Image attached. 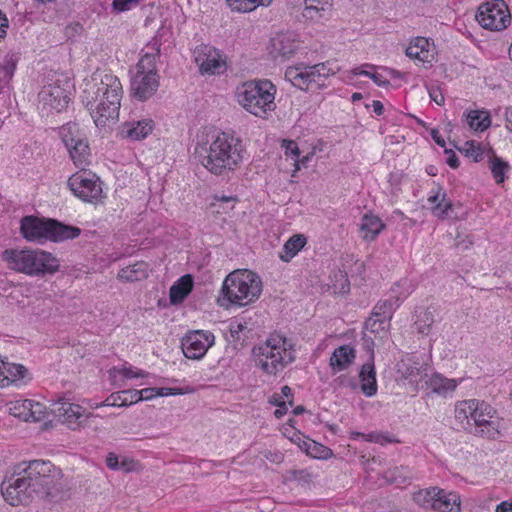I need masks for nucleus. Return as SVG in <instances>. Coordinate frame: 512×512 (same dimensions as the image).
<instances>
[{
	"label": "nucleus",
	"mask_w": 512,
	"mask_h": 512,
	"mask_svg": "<svg viewBox=\"0 0 512 512\" xmlns=\"http://www.w3.org/2000/svg\"><path fill=\"white\" fill-rule=\"evenodd\" d=\"M158 396H170V395H182L184 391L181 388H168L161 387L157 388Z\"/></svg>",
	"instance_id": "64"
},
{
	"label": "nucleus",
	"mask_w": 512,
	"mask_h": 512,
	"mask_svg": "<svg viewBox=\"0 0 512 512\" xmlns=\"http://www.w3.org/2000/svg\"><path fill=\"white\" fill-rule=\"evenodd\" d=\"M328 1L329 0H304V17L313 19L320 11L324 10V5L327 4Z\"/></svg>",
	"instance_id": "47"
},
{
	"label": "nucleus",
	"mask_w": 512,
	"mask_h": 512,
	"mask_svg": "<svg viewBox=\"0 0 512 512\" xmlns=\"http://www.w3.org/2000/svg\"><path fill=\"white\" fill-rule=\"evenodd\" d=\"M121 391L117 393H112L105 401H103L100 404H96V408L102 407V406H119V404L122 402V395Z\"/></svg>",
	"instance_id": "58"
},
{
	"label": "nucleus",
	"mask_w": 512,
	"mask_h": 512,
	"mask_svg": "<svg viewBox=\"0 0 512 512\" xmlns=\"http://www.w3.org/2000/svg\"><path fill=\"white\" fill-rule=\"evenodd\" d=\"M270 54L273 58L278 57L289 58L298 49L299 42L293 33H280L273 37L270 41Z\"/></svg>",
	"instance_id": "19"
},
{
	"label": "nucleus",
	"mask_w": 512,
	"mask_h": 512,
	"mask_svg": "<svg viewBox=\"0 0 512 512\" xmlns=\"http://www.w3.org/2000/svg\"><path fill=\"white\" fill-rule=\"evenodd\" d=\"M122 375L125 378H140V377H146L148 376V373L143 370H136L134 371L131 366L124 367L121 371Z\"/></svg>",
	"instance_id": "60"
},
{
	"label": "nucleus",
	"mask_w": 512,
	"mask_h": 512,
	"mask_svg": "<svg viewBox=\"0 0 512 512\" xmlns=\"http://www.w3.org/2000/svg\"><path fill=\"white\" fill-rule=\"evenodd\" d=\"M333 289L338 294H348L350 292V281L348 276L343 271H338L333 277Z\"/></svg>",
	"instance_id": "46"
},
{
	"label": "nucleus",
	"mask_w": 512,
	"mask_h": 512,
	"mask_svg": "<svg viewBox=\"0 0 512 512\" xmlns=\"http://www.w3.org/2000/svg\"><path fill=\"white\" fill-rule=\"evenodd\" d=\"M415 313L416 320L414 324L418 333L428 335L434 323V310L432 311L430 308H418Z\"/></svg>",
	"instance_id": "37"
},
{
	"label": "nucleus",
	"mask_w": 512,
	"mask_h": 512,
	"mask_svg": "<svg viewBox=\"0 0 512 512\" xmlns=\"http://www.w3.org/2000/svg\"><path fill=\"white\" fill-rule=\"evenodd\" d=\"M153 128L154 122L152 119L128 121L122 124L120 134L123 138L139 141L145 139L152 132Z\"/></svg>",
	"instance_id": "21"
},
{
	"label": "nucleus",
	"mask_w": 512,
	"mask_h": 512,
	"mask_svg": "<svg viewBox=\"0 0 512 512\" xmlns=\"http://www.w3.org/2000/svg\"><path fill=\"white\" fill-rule=\"evenodd\" d=\"M308 455L316 459H327L332 455V450L316 441L308 443Z\"/></svg>",
	"instance_id": "48"
},
{
	"label": "nucleus",
	"mask_w": 512,
	"mask_h": 512,
	"mask_svg": "<svg viewBox=\"0 0 512 512\" xmlns=\"http://www.w3.org/2000/svg\"><path fill=\"white\" fill-rule=\"evenodd\" d=\"M446 154H448L446 163L452 168L457 169L460 165V161L458 156L453 152L451 149H445L444 151Z\"/></svg>",
	"instance_id": "63"
},
{
	"label": "nucleus",
	"mask_w": 512,
	"mask_h": 512,
	"mask_svg": "<svg viewBox=\"0 0 512 512\" xmlns=\"http://www.w3.org/2000/svg\"><path fill=\"white\" fill-rule=\"evenodd\" d=\"M441 493V489L438 487H430L427 489H421L414 493L413 500L416 504L424 509H435L436 500L438 495Z\"/></svg>",
	"instance_id": "34"
},
{
	"label": "nucleus",
	"mask_w": 512,
	"mask_h": 512,
	"mask_svg": "<svg viewBox=\"0 0 512 512\" xmlns=\"http://www.w3.org/2000/svg\"><path fill=\"white\" fill-rule=\"evenodd\" d=\"M81 229L53 218L34 216V241L42 244L49 240L54 243L77 238Z\"/></svg>",
	"instance_id": "8"
},
{
	"label": "nucleus",
	"mask_w": 512,
	"mask_h": 512,
	"mask_svg": "<svg viewBox=\"0 0 512 512\" xmlns=\"http://www.w3.org/2000/svg\"><path fill=\"white\" fill-rule=\"evenodd\" d=\"M54 105H47V108L45 109V112L43 113V111L41 110V104L38 105V110H39V115L41 116V118H44L46 119V124L47 125H50V128L51 129H55V127H53L52 125L53 124H56L57 122L56 121H49V119H53L55 115L59 114L60 112H56L55 109L53 108Z\"/></svg>",
	"instance_id": "55"
},
{
	"label": "nucleus",
	"mask_w": 512,
	"mask_h": 512,
	"mask_svg": "<svg viewBox=\"0 0 512 512\" xmlns=\"http://www.w3.org/2000/svg\"><path fill=\"white\" fill-rule=\"evenodd\" d=\"M276 88L269 80L245 82L238 88V102L251 114L262 117L275 107Z\"/></svg>",
	"instance_id": "5"
},
{
	"label": "nucleus",
	"mask_w": 512,
	"mask_h": 512,
	"mask_svg": "<svg viewBox=\"0 0 512 512\" xmlns=\"http://www.w3.org/2000/svg\"><path fill=\"white\" fill-rule=\"evenodd\" d=\"M139 391L140 401L151 400L155 397H158L157 388H145Z\"/></svg>",
	"instance_id": "62"
},
{
	"label": "nucleus",
	"mask_w": 512,
	"mask_h": 512,
	"mask_svg": "<svg viewBox=\"0 0 512 512\" xmlns=\"http://www.w3.org/2000/svg\"><path fill=\"white\" fill-rule=\"evenodd\" d=\"M53 413L59 417H62L63 422L66 423L72 430H75L80 426L88 425V420L90 418L96 417V415L92 413L84 415L80 405L69 402L59 403V406L53 409Z\"/></svg>",
	"instance_id": "16"
},
{
	"label": "nucleus",
	"mask_w": 512,
	"mask_h": 512,
	"mask_svg": "<svg viewBox=\"0 0 512 512\" xmlns=\"http://www.w3.org/2000/svg\"><path fill=\"white\" fill-rule=\"evenodd\" d=\"M384 477L396 485L409 484L413 479V472L408 466H395L387 469Z\"/></svg>",
	"instance_id": "32"
},
{
	"label": "nucleus",
	"mask_w": 512,
	"mask_h": 512,
	"mask_svg": "<svg viewBox=\"0 0 512 512\" xmlns=\"http://www.w3.org/2000/svg\"><path fill=\"white\" fill-rule=\"evenodd\" d=\"M68 186L75 196L85 202H94L102 197L99 178L92 173L73 175L68 180Z\"/></svg>",
	"instance_id": "11"
},
{
	"label": "nucleus",
	"mask_w": 512,
	"mask_h": 512,
	"mask_svg": "<svg viewBox=\"0 0 512 512\" xmlns=\"http://www.w3.org/2000/svg\"><path fill=\"white\" fill-rule=\"evenodd\" d=\"M232 11L248 13L259 6H268L273 0H225Z\"/></svg>",
	"instance_id": "38"
},
{
	"label": "nucleus",
	"mask_w": 512,
	"mask_h": 512,
	"mask_svg": "<svg viewBox=\"0 0 512 512\" xmlns=\"http://www.w3.org/2000/svg\"><path fill=\"white\" fill-rule=\"evenodd\" d=\"M151 52H146L137 64V72L157 73L155 68L156 58L160 56L161 43L154 38L148 45Z\"/></svg>",
	"instance_id": "27"
},
{
	"label": "nucleus",
	"mask_w": 512,
	"mask_h": 512,
	"mask_svg": "<svg viewBox=\"0 0 512 512\" xmlns=\"http://www.w3.org/2000/svg\"><path fill=\"white\" fill-rule=\"evenodd\" d=\"M140 0H113V9L118 12L129 10L133 5L139 3Z\"/></svg>",
	"instance_id": "56"
},
{
	"label": "nucleus",
	"mask_w": 512,
	"mask_h": 512,
	"mask_svg": "<svg viewBox=\"0 0 512 512\" xmlns=\"http://www.w3.org/2000/svg\"><path fill=\"white\" fill-rule=\"evenodd\" d=\"M308 73H309V85L316 84L318 87H323L324 79L322 78L321 74L319 72H316L315 69H313V65H308Z\"/></svg>",
	"instance_id": "59"
},
{
	"label": "nucleus",
	"mask_w": 512,
	"mask_h": 512,
	"mask_svg": "<svg viewBox=\"0 0 512 512\" xmlns=\"http://www.w3.org/2000/svg\"><path fill=\"white\" fill-rule=\"evenodd\" d=\"M34 494L47 503L64 498L61 470L50 461L34 459Z\"/></svg>",
	"instance_id": "6"
},
{
	"label": "nucleus",
	"mask_w": 512,
	"mask_h": 512,
	"mask_svg": "<svg viewBox=\"0 0 512 512\" xmlns=\"http://www.w3.org/2000/svg\"><path fill=\"white\" fill-rule=\"evenodd\" d=\"M88 83L83 92V103L90 112L97 127H103L110 119L118 118L122 85L112 74H105L99 82Z\"/></svg>",
	"instance_id": "2"
},
{
	"label": "nucleus",
	"mask_w": 512,
	"mask_h": 512,
	"mask_svg": "<svg viewBox=\"0 0 512 512\" xmlns=\"http://www.w3.org/2000/svg\"><path fill=\"white\" fill-rule=\"evenodd\" d=\"M359 378L361 382V391L366 397H372L377 393L376 371L373 358L368 363L362 365Z\"/></svg>",
	"instance_id": "24"
},
{
	"label": "nucleus",
	"mask_w": 512,
	"mask_h": 512,
	"mask_svg": "<svg viewBox=\"0 0 512 512\" xmlns=\"http://www.w3.org/2000/svg\"><path fill=\"white\" fill-rule=\"evenodd\" d=\"M121 393L123 399L119 404L120 407L129 406L140 401L139 391L136 389L123 390Z\"/></svg>",
	"instance_id": "53"
},
{
	"label": "nucleus",
	"mask_w": 512,
	"mask_h": 512,
	"mask_svg": "<svg viewBox=\"0 0 512 512\" xmlns=\"http://www.w3.org/2000/svg\"><path fill=\"white\" fill-rule=\"evenodd\" d=\"M429 41L427 38L418 37L414 43L406 48V55L412 59L425 61L428 57Z\"/></svg>",
	"instance_id": "40"
},
{
	"label": "nucleus",
	"mask_w": 512,
	"mask_h": 512,
	"mask_svg": "<svg viewBox=\"0 0 512 512\" xmlns=\"http://www.w3.org/2000/svg\"><path fill=\"white\" fill-rule=\"evenodd\" d=\"M509 168V164L502 158L495 155L490 158V169L497 184L504 182L505 175Z\"/></svg>",
	"instance_id": "43"
},
{
	"label": "nucleus",
	"mask_w": 512,
	"mask_h": 512,
	"mask_svg": "<svg viewBox=\"0 0 512 512\" xmlns=\"http://www.w3.org/2000/svg\"><path fill=\"white\" fill-rule=\"evenodd\" d=\"M352 72L354 75H364L371 78L374 81V83L380 87H387L390 85V81L385 79L381 74L372 73L370 71L362 69V67L354 68Z\"/></svg>",
	"instance_id": "51"
},
{
	"label": "nucleus",
	"mask_w": 512,
	"mask_h": 512,
	"mask_svg": "<svg viewBox=\"0 0 512 512\" xmlns=\"http://www.w3.org/2000/svg\"><path fill=\"white\" fill-rule=\"evenodd\" d=\"M439 198H440V193L438 192L437 194L430 196L428 198V201L432 204H435L433 207V211L437 216H440V217L448 216V212L452 208V203L450 200L446 199L445 192L442 193L441 200H439Z\"/></svg>",
	"instance_id": "45"
},
{
	"label": "nucleus",
	"mask_w": 512,
	"mask_h": 512,
	"mask_svg": "<svg viewBox=\"0 0 512 512\" xmlns=\"http://www.w3.org/2000/svg\"><path fill=\"white\" fill-rule=\"evenodd\" d=\"M19 57L16 53H7L0 59V90L9 84L14 75Z\"/></svg>",
	"instance_id": "30"
},
{
	"label": "nucleus",
	"mask_w": 512,
	"mask_h": 512,
	"mask_svg": "<svg viewBox=\"0 0 512 512\" xmlns=\"http://www.w3.org/2000/svg\"><path fill=\"white\" fill-rule=\"evenodd\" d=\"M49 416V412L46 409V406L34 401V423L45 420L38 428L40 432L48 431L54 427L53 420L47 419Z\"/></svg>",
	"instance_id": "44"
},
{
	"label": "nucleus",
	"mask_w": 512,
	"mask_h": 512,
	"mask_svg": "<svg viewBox=\"0 0 512 512\" xmlns=\"http://www.w3.org/2000/svg\"><path fill=\"white\" fill-rule=\"evenodd\" d=\"M194 157L210 173L224 175L242 162V141L228 133L204 128L196 136Z\"/></svg>",
	"instance_id": "1"
},
{
	"label": "nucleus",
	"mask_w": 512,
	"mask_h": 512,
	"mask_svg": "<svg viewBox=\"0 0 512 512\" xmlns=\"http://www.w3.org/2000/svg\"><path fill=\"white\" fill-rule=\"evenodd\" d=\"M215 336L207 330H194L188 332L181 341V348L186 358L199 360L214 344Z\"/></svg>",
	"instance_id": "12"
},
{
	"label": "nucleus",
	"mask_w": 512,
	"mask_h": 512,
	"mask_svg": "<svg viewBox=\"0 0 512 512\" xmlns=\"http://www.w3.org/2000/svg\"><path fill=\"white\" fill-rule=\"evenodd\" d=\"M389 323V320L382 317H371L365 321L364 327L372 333H379L380 331H384L389 326Z\"/></svg>",
	"instance_id": "50"
},
{
	"label": "nucleus",
	"mask_w": 512,
	"mask_h": 512,
	"mask_svg": "<svg viewBox=\"0 0 512 512\" xmlns=\"http://www.w3.org/2000/svg\"><path fill=\"white\" fill-rule=\"evenodd\" d=\"M195 61L202 74H219L225 65L220 51L209 45L197 47Z\"/></svg>",
	"instance_id": "13"
},
{
	"label": "nucleus",
	"mask_w": 512,
	"mask_h": 512,
	"mask_svg": "<svg viewBox=\"0 0 512 512\" xmlns=\"http://www.w3.org/2000/svg\"><path fill=\"white\" fill-rule=\"evenodd\" d=\"M313 69H315L316 72H319L324 80L335 75L339 71V67L334 66L329 61L315 64L313 65Z\"/></svg>",
	"instance_id": "52"
},
{
	"label": "nucleus",
	"mask_w": 512,
	"mask_h": 512,
	"mask_svg": "<svg viewBox=\"0 0 512 512\" xmlns=\"http://www.w3.org/2000/svg\"><path fill=\"white\" fill-rule=\"evenodd\" d=\"M385 228L383 221L376 215L365 214L361 219L360 231L363 233V239L373 241Z\"/></svg>",
	"instance_id": "26"
},
{
	"label": "nucleus",
	"mask_w": 512,
	"mask_h": 512,
	"mask_svg": "<svg viewBox=\"0 0 512 512\" xmlns=\"http://www.w3.org/2000/svg\"><path fill=\"white\" fill-rule=\"evenodd\" d=\"M460 151H464L465 155L469 158H472L474 162H480L484 158L483 149L479 144H475L474 141H467L465 143V148L460 149Z\"/></svg>",
	"instance_id": "49"
},
{
	"label": "nucleus",
	"mask_w": 512,
	"mask_h": 512,
	"mask_svg": "<svg viewBox=\"0 0 512 512\" xmlns=\"http://www.w3.org/2000/svg\"><path fill=\"white\" fill-rule=\"evenodd\" d=\"M32 461H24L14 468V472L0 486L4 500L11 506H28L32 502Z\"/></svg>",
	"instance_id": "7"
},
{
	"label": "nucleus",
	"mask_w": 512,
	"mask_h": 512,
	"mask_svg": "<svg viewBox=\"0 0 512 512\" xmlns=\"http://www.w3.org/2000/svg\"><path fill=\"white\" fill-rule=\"evenodd\" d=\"M194 285L192 275L185 274L181 276L170 288L169 299L171 304H181L191 293Z\"/></svg>",
	"instance_id": "23"
},
{
	"label": "nucleus",
	"mask_w": 512,
	"mask_h": 512,
	"mask_svg": "<svg viewBox=\"0 0 512 512\" xmlns=\"http://www.w3.org/2000/svg\"><path fill=\"white\" fill-rule=\"evenodd\" d=\"M308 78V65L291 66L285 71V79L301 90H306L309 87Z\"/></svg>",
	"instance_id": "28"
},
{
	"label": "nucleus",
	"mask_w": 512,
	"mask_h": 512,
	"mask_svg": "<svg viewBox=\"0 0 512 512\" xmlns=\"http://www.w3.org/2000/svg\"><path fill=\"white\" fill-rule=\"evenodd\" d=\"M467 118L469 126L476 131H484L491 124L490 116L487 112L471 111Z\"/></svg>",
	"instance_id": "42"
},
{
	"label": "nucleus",
	"mask_w": 512,
	"mask_h": 512,
	"mask_svg": "<svg viewBox=\"0 0 512 512\" xmlns=\"http://www.w3.org/2000/svg\"><path fill=\"white\" fill-rule=\"evenodd\" d=\"M159 88L158 73H145L140 71L131 80V92L133 97L140 101H146L152 97Z\"/></svg>",
	"instance_id": "14"
},
{
	"label": "nucleus",
	"mask_w": 512,
	"mask_h": 512,
	"mask_svg": "<svg viewBox=\"0 0 512 512\" xmlns=\"http://www.w3.org/2000/svg\"><path fill=\"white\" fill-rule=\"evenodd\" d=\"M476 20L484 29L501 31L510 24L511 14L504 0H490L479 6Z\"/></svg>",
	"instance_id": "9"
},
{
	"label": "nucleus",
	"mask_w": 512,
	"mask_h": 512,
	"mask_svg": "<svg viewBox=\"0 0 512 512\" xmlns=\"http://www.w3.org/2000/svg\"><path fill=\"white\" fill-rule=\"evenodd\" d=\"M59 136L67 148L74 164L77 166L85 165L88 162L90 149L88 141L80 132L78 125L76 123L62 125L59 128Z\"/></svg>",
	"instance_id": "10"
},
{
	"label": "nucleus",
	"mask_w": 512,
	"mask_h": 512,
	"mask_svg": "<svg viewBox=\"0 0 512 512\" xmlns=\"http://www.w3.org/2000/svg\"><path fill=\"white\" fill-rule=\"evenodd\" d=\"M1 368L4 370V376H7L8 386L14 383L18 385L28 372L21 364L1 362Z\"/></svg>",
	"instance_id": "41"
},
{
	"label": "nucleus",
	"mask_w": 512,
	"mask_h": 512,
	"mask_svg": "<svg viewBox=\"0 0 512 512\" xmlns=\"http://www.w3.org/2000/svg\"><path fill=\"white\" fill-rule=\"evenodd\" d=\"M478 400L470 399L464 400L456 404L455 407V418L463 423L467 422V425H471V421H473V412H475V408H477Z\"/></svg>",
	"instance_id": "36"
},
{
	"label": "nucleus",
	"mask_w": 512,
	"mask_h": 512,
	"mask_svg": "<svg viewBox=\"0 0 512 512\" xmlns=\"http://www.w3.org/2000/svg\"><path fill=\"white\" fill-rule=\"evenodd\" d=\"M262 289V280L255 272L247 269L234 270L224 279L218 302L225 307H243L255 302Z\"/></svg>",
	"instance_id": "3"
},
{
	"label": "nucleus",
	"mask_w": 512,
	"mask_h": 512,
	"mask_svg": "<svg viewBox=\"0 0 512 512\" xmlns=\"http://www.w3.org/2000/svg\"><path fill=\"white\" fill-rule=\"evenodd\" d=\"M291 474L292 478L300 483H309L311 481V474L306 470H294Z\"/></svg>",
	"instance_id": "61"
},
{
	"label": "nucleus",
	"mask_w": 512,
	"mask_h": 512,
	"mask_svg": "<svg viewBox=\"0 0 512 512\" xmlns=\"http://www.w3.org/2000/svg\"><path fill=\"white\" fill-rule=\"evenodd\" d=\"M59 268L60 262L52 253L34 249V276L53 275Z\"/></svg>",
	"instance_id": "20"
},
{
	"label": "nucleus",
	"mask_w": 512,
	"mask_h": 512,
	"mask_svg": "<svg viewBox=\"0 0 512 512\" xmlns=\"http://www.w3.org/2000/svg\"><path fill=\"white\" fill-rule=\"evenodd\" d=\"M20 230L26 240L32 241V215L22 218Z\"/></svg>",
	"instance_id": "54"
},
{
	"label": "nucleus",
	"mask_w": 512,
	"mask_h": 512,
	"mask_svg": "<svg viewBox=\"0 0 512 512\" xmlns=\"http://www.w3.org/2000/svg\"><path fill=\"white\" fill-rule=\"evenodd\" d=\"M149 265L144 261H138L122 268L118 272V279L122 282H137L148 277Z\"/></svg>",
	"instance_id": "25"
},
{
	"label": "nucleus",
	"mask_w": 512,
	"mask_h": 512,
	"mask_svg": "<svg viewBox=\"0 0 512 512\" xmlns=\"http://www.w3.org/2000/svg\"><path fill=\"white\" fill-rule=\"evenodd\" d=\"M399 307V298L380 300L373 308L372 316L391 320L394 311Z\"/></svg>",
	"instance_id": "39"
},
{
	"label": "nucleus",
	"mask_w": 512,
	"mask_h": 512,
	"mask_svg": "<svg viewBox=\"0 0 512 512\" xmlns=\"http://www.w3.org/2000/svg\"><path fill=\"white\" fill-rule=\"evenodd\" d=\"M356 353L354 348L349 345H342L336 348L329 361L333 373L346 370L354 361Z\"/></svg>",
	"instance_id": "22"
},
{
	"label": "nucleus",
	"mask_w": 512,
	"mask_h": 512,
	"mask_svg": "<svg viewBox=\"0 0 512 512\" xmlns=\"http://www.w3.org/2000/svg\"><path fill=\"white\" fill-rule=\"evenodd\" d=\"M428 387L432 390V392L437 393L439 395H447L449 392L455 390L457 383L453 379H447L440 374L432 375L429 380L426 382Z\"/></svg>",
	"instance_id": "33"
},
{
	"label": "nucleus",
	"mask_w": 512,
	"mask_h": 512,
	"mask_svg": "<svg viewBox=\"0 0 512 512\" xmlns=\"http://www.w3.org/2000/svg\"><path fill=\"white\" fill-rule=\"evenodd\" d=\"M495 413V409L490 404L478 400L477 408L473 412V424L481 429H476L475 433L482 436H492L493 431L496 430L494 422L491 421Z\"/></svg>",
	"instance_id": "18"
},
{
	"label": "nucleus",
	"mask_w": 512,
	"mask_h": 512,
	"mask_svg": "<svg viewBox=\"0 0 512 512\" xmlns=\"http://www.w3.org/2000/svg\"><path fill=\"white\" fill-rule=\"evenodd\" d=\"M39 104L43 113L47 105H54L56 112H62L68 105L70 98L65 89L56 85L44 87L38 94Z\"/></svg>",
	"instance_id": "17"
},
{
	"label": "nucleus",
	"mask_w": 512,
	"mask_h": 512,
	"mask_svg": "<svg viewBox=\"0 0 512 512\" xmlns=\"http://www.w3.org/2000/svg\"><path fill=\"white\" fill-rule=\"evenodd\" d=\"M1 258L9 269L32 275V250L29 248L5 249Z\"/></svg>",
	"instance_id": "15"
},
{
	"label": "nucleus",
	"mask_w": 512,
	"mask_h": 512,
	"mask_svg": "<svg viewBox=\"0 0 512 512\" xmlns=\"http://www.w3.org/2000/svg\"><path fill=\"white\" fill-rule=\"evenodd\" d=\"M8 406L10 415L23 422L29 421L32 417V400L30 399L11 401Z\"/></svg>",
	"instance_id": "35"
},
{
	"label": "nucleus",
	"mask_w": 512,
	"mask_h": 512,
	"mask_svg": "<svg viewBox=\"0 0 512 512\" xmlns=\"http://www.w3.org/2000/svg\"><path fill=\"white\" fill-rule=\"evenodd\" d=\"M252 354L257 366L267 374L275 375L295 360L293 344L286 337L273 333Z\"/></svg>",
	"instance_id": "4"
},
{
	"label": "nucleus",
	"mask_w": 512,
	"mask_h": 512,
	"mask_svg": "<svg viewBox=\"0 0 512 512\" xmlns=\"http://www.w3.org/2000/svg\"><path fill=\"white\" fill-rule=\"evenodd\" d=\"M460 497L456 493H447L441 489L438 495L434 511L438 512H460Z\"/></svg>",
	"instance_id": "31"
},
{
	"label": "nucleus",
	"mask_w": 512,
	"mask_h": 512,
	"mask_svg": "<svg viewBox=\"0 0 512 512\" xmlns=\"http://www.w3.org/2000/svg\"><path fill=\"white\" fill-rule=\"evenodd\" d=\"M307 243V238L303 234L291 236L284 244L279 257L283 262L291 261L300 252Z\"/></svg>",
	"instance_id": "29"
},
{
	"label": "nucleus",
	"mask_w": 512,
	"mask_h": 512,
	"mask_svg": "<svg viewBox=\"0 0 512 512\" xmlns=\"http://www.w3.org/2000/svg\"><path fill=\"white\" fill-rule=\"evenodd\" d=\"M429 97L432 101H434L437 105H443L445 98L438 86H430L428 87Z\"/></svg>",
	"instance_id": "57"
}]
</instances>
